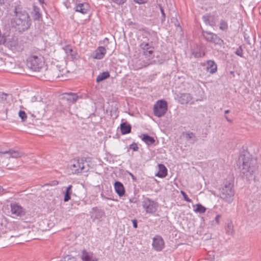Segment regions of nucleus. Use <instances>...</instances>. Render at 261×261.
Masks as SVG:
<instances>
[{
  "instance_id": "1",
  "label": "nucleus",
  "mask_w": 261,
  "mask_h": 261,
  "mask_svg": "<svg viewBox=\"0 0 261 261\" xmlns=\"http://www.w3.org/2000/svg\"><path fill=\"white\" fill-rule=\"evenodd\" d=\"M238 162L241 175L247 180L254 179V172L257 169L256 161L247 151H242L239 157Z\"/></svg>"
},
{
  "instance_id": "2",
  "label": "nucleus",
  "mask_w": 261,
  "mask_h": 261,
  "mask_svg": "<svg viewBox=\"0 0 261 261\" xmlns=\"http://www.w3.org/2000/svg\"><path fill=\"white\" fill-rule=\"evenodd\" d=\"M15 16L12 19V26L18 32H22L28 30L31 25V19L28 13L16 7L14 10Z\"/></svg>"
},
{
  "instance_id": "3",
  "label": "nucleus",
  "mask_w": 261,
  "mask_h": 261,
  "mask_svg": "<svg viewBox=\"0 0 261 261\" xmlns=\"http://www.w3.org/2000/svg\"><path fill=\"white\" fill-rule=\"evenodd\" d=\"M140 53L144 56V58L147 60L144 64V66H147L151 63L150 60L154 57V48L153 45L148 42H143L140 44Z\"/></svg>"
},
{
  "instance_id": "4",
  "label": "nucleus",
  "mask_w": 261,
  "mask_h": 261,
  "mask_svg": "<svg viewBox=\"0 0 261 261\" xmlns=\"http://www.w3.org/2000/svg\"><path fill=\"white\" fill-rule=\"evenodd\" d=\"M233 187L232 182L228 181L220 189V198L226 202L231 203L233 200L234 191Z\"/></svg>"
},
{
  "instance_id": "5",
  "label": "nucleus",
  "mask_w": 261,
  "mask_h": 261,
  "mask_svg": "<svg viewBox=\"0 0 261 261\" xmlns=\"http://www.w3.org/2000/svg\"><path fill=\"white\" fill-rule=\"evenodd\" d=\"M69 169L71 173L76 174L82 172H87L89 170V167L88 164L86 162H84L83 159L81 160H73L70 162Z\"/></svg>"
},
{
  "instance_id": "6",
  "label": "nucleus",
  "mask_w": 261,
  "mask_h": 261,
  "mask_svg": "<svg viewBox=\"0 0 261 261\" xmlns=\"http://www.w3.org/2000/svg\"><path fill=\"white\" fill-rule=\"evenodd\" d=\"M44 64V61L42 57L36 55L31 56L27 59V65L33 71H38L41 68Z\"/></svg>"
},
{
  "instance_id": "7",
  "label": "nucleus",
  "mask_w": 261,
  "mask_h": 261,
  "mask_svg": "<svg viewBox=\"0 0 261 261\" xmlns=\"http://www.w3.org/2000/svg\"><path fill=\"white\" fill-rule=\"evenodd\" d=\"M167 110V102L163 99L158 100L153 107V112L155 116L161 117L164 116Z\"/></svg>"
},
{
  "instance_id": "8",
  "label": "nucleus",
  "mask_w": 261,
  "mask_h": 261,
  "mask_svg": "<svg viewBox=\"0 0 261 261\" xmlns=\"http://www.w3.org/2000/svg\"><path fill=\"white\" fill-rule=\"evenodd\" d=\"M142 205L147 213L153 214L158 208V204L155 201L149 198H145L142 202Z\"/></svg>"
},
{
  "instance_id": "9",
  "label": "nucleus",
  "mask_w": 261,
  "mask_h": 261,
  "mask_svg": "<svg viewBox=\"0 0 261 261\" xmlns=\"http://www.w3.org/2000/svg\"><path fill=\"white\" fill-rule=\"evenodd\" d=\"M202 36L208 42L214 43L216 44L222 45L223 41L217 34L211 32L202 31Z\"/></svg>"
},
{
  "instance_id": "10",
  "label": "nucleus",
  "mask_w": 261,
  "mask_h": 261,
  "mask_svg": "<svg viewBox=\"0 0 261 261\" xmlns=\"http://www.w3.org/2000/svg\"><path fill=\"white\" fill-rule=\"evenodd\" d=\"M0 44H3L5 46L12 49L17 45V40L16 38L12 36L3 35L0 38Z\"/></svg>"
},
{
  "instance_id": "11",
  "label": "nucleus",
  "mask_w": 261,
  "mask_h": 261,
  "mask_svg": "<svg viewBox=\"0 0 261 261\" xmlns=\"http://www.w3.org/2000/svg\"><path fill=\"white\" fill-rule=\"evenodd\" d=\"M152 247L157 251H160L164 248V241L161 237L156 236L153 238Z\"/></svg>"
},
{
  "instance_id": "12",
  "label": "nucleus",
  "mask_w": 261,
  "mask_h": 261,
  "mask_svg": "<svg viewBox=\"0 0 261 261\" xmlns=\"http://www.w3.org/2000/svg\"><path fill=\"white\" fill-rule=\"evenodd\" d=\"M106 54V49L103 46H99L91 55L93 59H102Z\"/></svg>"
},
{
  "instance_id": "13",
  "label": "nucleus",
  "mask_w": 261,
  "mask_h": 261,
  "mask_svg": "<svg viewBox=\"0 0 261 261\" xmlns=\"http://www.w3.org/2000/svg\"><path fill=\"white\" fill-rule=\"evenodd\" d=\"M104 215L105 212L96 207H93L90 212V216L93 221L101 218Z\"/></svg>"
},
{
  "instance_id": "14",
  "label": "nucleus",
  "mask_w": 261,
  "mask_h": 261,
  "mask_svg": "<svg viewBox=\"0 0 261 261\" xmlns=\"http://www.w3.org/2000/svg\"><path fill=\"white\" fill-rule=\"evenodd\" d=\"M81 258L83 261H97L98 260L92 252H87L86 250L82 251Z\"/></svg>"
},
{
  "instance_id": "15",
  "label": "nucleus",
  "mask_w": 261,
  "mask_h": 261,
  "mask_svg": "<svg viewBox=\"0 0 261 261\" xmlns=\"http://www.w3.org/2000/svg\"><path fill=\"white\" fill-rule=\"evenodd\" d=\"M202 19L206 25L214 26L216 23V18L214 15L206 14L202 16Z\"/></svg>"
},
{
  "instance_id": "16",
  "label": "nucleus",
  "mask_w": 261,
  "mask_h": 261,
  "mask_svg": "<svg viewBox=\"0 0 261 261\" xmlns=\"http://www.w3.org/2000/svg\"><path fill=\"white\" fill-rule=\"evenodd\" d=\"M114 188L116 193L121 197L125 193V190L123 184L120 181H116L114 184Z\"/></svg>"
},
{
  "instance_id": "17",
  "label": "nucleus",
  "mask_w": 261,
  "mask_h": 261,
  "mask_svg": "<svg viewBox=\"0 0 261 261\" xmlns=\"http://www.w3.org/2000/svg\"><path fill=\"white\" fill-rule=\"evenodd\" d=\"M75 11L86 14L89 10V5L87 3H79L74 8Z\"/></svg>"
},
{
  "instance_id": "18",
  "label": "nucleus",
  "mask_w": 261,
  "mask_h": 261,
  "mask_svg": "<svg viewBox=\"0 0 261 261\" xmlns=\"http://www.w3.org/2000/svg\"><path fill=\"white\" fill-rule=\"evenodd\" d=\"M217 70V66L216 63L212 60H209L206 63V71L211 74L215 73Z\"/></svg>"
},
{
  "instance_id": "19",
  "label": "nucleus",
  "mask_w": 261,
  "mask_h": 261,
  "mask_svg": "<svg viewBox=\"0 0 261 261\" xmlns=\"http://www.w3.org/2000/svg\"><path fill=\"white\" fill-rule=\"evenodd\" d=\"M61 96H62L61 98H68V97H71L70 98H83V96L81 94L72 92L63 93L61 94L57 93L55 95V97H59Z\"/></svg>"
},
{
  "instance_id": "20",
  "label": "nucleus",
  "mask_w": 261,
  "mask_h": 261,
  "mask_svg": "<svg viewBox=\"0 0 261 261\" xmlns=\"http://www.w3.org/2000/svg\"><path fill=\"white\" fill-rule=\"evenodd\" d=\"M120 129L122 135H125L130 133L132 126L127 122H123L120 125Z\"/></svg>"
},
{
  "instance_id": "21",
  "label": "nucleus",
  "mask_w": 261,
  "mask_h": 261,
  "mask_svg": "<svg viewBox=\"0 0 261 261\" xmlns=\"http://www.w3.org/2000/svg\"><path fill=\"white\" fill-rule=\"evenodd\" d=\"M3 154H8L10 157L17 158L22 156V153L17 151L9 150L5 151H0V157Z\"/></svg>"
},
{
  "instance_id": "22",
  "label": "nucleus",
  "mask_w": 261,
  "mask_h": 261,
  "mask_svg": "<svg viewBox=\"0 0 261 261\" xmlns=\"http://www.w3.org/2000/svg\"><path fill=\"white\" fill-rule=\"evenodd\" d=\"M11 212L13 214L16 216H20L22 213V207L17 204L13 203L11 205Z\"/></svg>"
},
{
  "instance_id": "23",
  "label": "nucleus",
  "mask_w": 261,
  "mask_h": 261,
  "mask_svg": "<svg viewBox=\"0 0 261 261\" xmlns=\"http://www.w3.org/2000/svg\"><path fill=\"white\" fill-rule=\"evenodd\" d=\"M159 171L157 174H156V176L159 177H165L167 174V170L166 167L163 164L159 165Z\"/></svg>"
},
{
  "instance_id": "24",
  "label": "nucleus",
  "mask_w": 261,
  "mask_h": 261,
  "mask_svg": "<svg viewBox=\"0 0 261 261\" xmlns=\"http://www.w3.org/2000/svg\"><path fill=\"white\" fill-rule=\"evenodd\" d=\"M185 138L187 141H190L192 144H194L197 141V138L195 134L193 132H188L186 133Z\"/></svg>"
},
{
  "instance_id": "25",
  "label": "nucleus",
  "mask_w": 261,
  "mask_h": 261,
  "mask_svg": "<svg viewBox=\"0 0 261 261\" xmlns=\"http://www.w3.org/2000/svg\"><path fill=\"white\" fill-rule=\"evenodd\" d=\"M142 140L148 145L153 144L155 142L154 139L147 134L142 135Z\"/></svg>"
},
{
  "instance_id": "26",
  "label": "nucleus",
  "mask_w": 261,
  "mask_h": 261,
  "mask_svg": "<svg viewBox=\"0 0 261 261\" xmlns=\"http://www.w3.org/2000/svg\"><path fill=\"white\" fill-rule=\"evenodd\" d=\"M110 75L108 71L103 72L100 73L96 78V82L97 83L101 82L103 80L109 78Z\"/></svg>"
},
{
  "instance_id": "27",
  "label": "nucleus",
  "mask_w": 261,
  "mask_h": 261,
  "mask_svg": "<svg viewBox=\"0 0 261 261\" xmlns=\"http://www.w3.org/2000/svg\"><path fill=\"white\" fill-rule=\"evenodd\" d=\"M32 14L35 20H39L41 17V14L40 13V9L37 7H34Z\"/></svg>"
},
{
  "instance_id": "28",
  "label": "nucleus",
  "mask_w": 261,
  "mask_h": 261,
  "mask_svg": "<svg viewBox=\"0 0 261 261\" xmlns=\"http://www.w3.org/2000/svg\"><path fill=\"white\" fill-rule=\"evenodd\" d=\"M72 187V186L71 185H69L66 189L64 198V201L65 202H67L70 199V195L71 193V190Z\"/></svg>"
},
{
  "instance_id": "29",
  "label": "nucleus",
  "mask_w": 261,
  "mask_h": 261,
  "mask_svg": "<svg viewBox=\"0 0 261 261\" xmlns=\"http://www.w3.org/2000/svg\"><path fill=\"white\" fill-rule=\"evenodd\" d=\"M226 233L228 235H232L233 233V225L232 222H229L227 223V226L225 228Z\"/></svg>"
},
{
  "instance_id": "30",
  "label": "nucleus",
  "mask_w": 261,
  "mask_h": 261,
  "mask_svg": "<svg viewBox=\"0 0 261 261\" xmlns=\"http://www.w3.org/2000/svg\"><path fill=\"white\" fill-rule=\"evenodd\" d=\"M206 211V208L202 206L201 204H197L196 205V208L195 212L200 214L204 213Z\"/></svg>"
},
{
  "instance_id": "31",
  "label": "nucleus",
  "mask_w": 261,
  "mask_h": 261,
  "mask_svg": "<svg viewBox=\"0 0 261 261\" xmlns=\"http://www.w3.org/2000/svg\"><path fill=\"white\" fill-rule=\"evenodd\" d=\"M158 7L160 9V12L161 13V14H162V16H161V21L162 22H164L165 21V19H166V14H165V13L164 12V10L163 8V7L162 6V5L161 4H159L158 5Z\"/></svg>"
},
{
  "instance_id": "32",
  "label": "nucleus",
  "mask_w": 261,
  "mask_h": 261,
  "mask_svg": "<svg viewBox=\"0 0 261 261\" xmlns=\"http://www.w3.org/2000/svg\"><path fill=\"white\" fill-rule=\"evenodd\" d=\"M219 28L222 31H226L228 28L227 23L224 20H221L220 22Z\"/></svg>"
},
{
  "instance_id": "33",
  "label": "nucleus",
  "mask_w": 261,
  "mask_h": 261,
  "mask_svg": "<svg viewBox=\"0 0 261 261\" xmlns=\"http://www.w3.org/2000/svg\"><path fill=\"white\" fill-rule=\"evenodd\" d=\"M235 54L238 56H240L242 58H244L243 56V50L242 47V46H240L235 51Z\"/></svg>"
},
{
  "instance_id": "34",
  "label": "nucleus",
  "mask_w": 261,
  "mask_h": 261,
  "mask_svg": "<svg viewBox=\"0 0 261 261\" xmlns=\"http://www.w3.org/2000/svg\"><path fill=\"white\" fill-rule=\"evenodd\" d=\"M64 50L66 54L70 55L71 56L74 55V54H73V49L70 45H66L64 48Z\"/></svg>"
},
{
  "instance_id": "35",
  "label": "nucleus",
  "mask_w": 261,
  "mask_h": 261,
  "mask_svg": "<svg viewBox=\"0 0 261 261\" xmlns=\"http://www.w3.org/2000/svg\"><path fill=\"white\" fill-rule=\"evenodd\" d=\"M19 116L21 118L22 121H25L27 118V114L25 112L23 111H19Z\"/></svg>"
},
{
  "instance_id": "36",
  "label": "nucleus",
  "mask_w": 261,
  "mask_h": 261,
  "mask_svg": "<svg viewBox=\"0 0 261 261\" xmlns=\"http://www.w3.org/2000/svg\"><path fill=\"white\" fill-rule=\"evenodd\" d=\"M192 54L196 58H198L202 57L201 53L199 50H193Z\"/></svg>"
},
{
  "instance_id": "37",
  "label": "nucleus",
  "mask_w": 261,
  "mask_h": 261,
  "mask_svg": "<svg viewBox=\"0 0 261 261\" xmlns=\"http://www.w3.org/2000/svg\"><path fill=\"white\" fill-rule=\"evenodd\" d=\"M180 193L181 195L183 196L184 199L185 201L189 202H191L192 201L191 199L188 197V196L187 195L185 192H184L183 191H181Z\"/></svg>"
},
{
  "instance_id": "38",
  "label": "nucleus",
  "mask_w": 261,
  "mask_h": 261,
  "mask_svg": "<svg viewBox=\"0 0 261 261\" xmlns=\"http://www.w3.org/2000/svg\"><path fill=\"white\" fill-rule=\"evenodd\" d=\"M111 1L113 3L117 4V5H119L123 4L126 1V0H111Z\"/></svg>"
},
{
  "instance_id": "39",
  "label": "nucleus",
  "mask_w": 261,
  "mask_h": 261,
  "mask_svg": "<svg viewBox=\"0 0 261 261\" xmlns=\"http://www.w3.org/2000/svg\"><path fill=\"white\" fill-rule=\"evenodd\" d=\"M129 148L133 149L134 151H137L138 149V147L136 144L134 143L130 145Z\"/></svg>"
},
{
  "instance_id": "40",
  "label": "nucleus",
  "mask_w": 261,
  "mask_h": 261,
  "mask_svg": "<svg viewBox=\"0 0 261 261\" xmlns=\"http://www.w3.org/2000/svg\"><path fill=\"white\" fill-rule=\"evenodd\" d=\"M147 0H134L135 2L136 3L141 4H144L147 2Z\"/></svg>"
},
{
  "instance_id": "41",
  "label": "nucleus",
  "mask_w": 261,
  "mask_h": 261,
  "mask_svg": "<svg viewBox=\"0 0 261 261\" xmlns=\"http://www.w3.org/2000/svg\"><path fill=\"white\" fill-rule=\"evenodd\" d=\"M127 174H128V175H129L131 176V177H132V179H133V181H136L137 178H136V177L134 175V174H132L131 172H129V171H127Z\"/></svg>"
},
{
  "instance_id": "42",
  "label": "nucleus",
  "mask_w": 261,
  "mask_h": 261,
  "mask_svg": "<svg viewBox=\"0 0 261 261\" xmlns=\"http://www.w3.org/2000/svg\"><path fill=\"white\" fill-rule=\"evenodd\" d=\"M10 94L5 93L3 92H0V98H4V97L9 96Z\"/></svg>"
},
{
  "instance_id": "43",
  "label": "nucleus",
  "mask_w": 261,
  "mask_h": 261,
  "mask_svg": "<svg viewBox=\"0 0 261 261\" xmlns=\"http://www.w3.org/2000/svg\"><path fill=\"white\" fill-rule=\"evenodd\" d=\"M221 215H217L215 217V221L217 224H219V219L221 218Z\"/></svg>"
},
{
  "instance_id": "44",
  "label": "nucleus",
  "mask_w": 261,
  "mask_h": 261,
  "mask_svg": "<svg viewBox=\"0 0 261 261\" xmlns=\"http://www.w3.org/2000/svg\"><path fill=\"white\" fill-rule=\"evenodd\" d=\"M178 100H179V102H180L181 104L188 103V101L187 100V99L182 98V99H178Z\"/></svg>"
},
{
  "instance_id": "45",
  "label": "nucleus",
  "mask_w": 261,
  "mask_h": 261,
  "mask_svg": "<svg viewBox=\"0 0 261 261\" xmlns=\"http://www.w3.org/2000/svg\"><path fill=\"white\" fill-rule=\"evenodd\" d=\"M132 222H133V224L134 227L135 228H137V227H138L137 220H136V219H134V220H132Z\"/></svg>"
},
{
  "instance_id": "46",
  "label": "nucleus",
  "mask_w": 261,
  "mask_h": 261,
  "mask_svg": "<svg viewBox=\"0 0 261 261\" xmlns=\"http://www.w3.org/2000/svg\"><path fill=\"white\" fill-rule=\"evenodd\" d=\"M6 1L7 0H0V6L4 5Z\"/></svg>"
},
{
  "instance_id": "47",
  "label": "nucleus",
  "mask_w": 261,
  "mask_h": 261,
  "mask_svg": "<svg viewBox=\"0 0 261 261\" xmlns=\"http://www.w3.org/2000/svg\"><path fill=\"white\" fill-rule=\"evenodd\" d=\"M175 26L179 27V23L177 20H176V23H175Z\"/></svg>"
},
{
  "instance_id": "48",
  "label": "nucleus",
  "mask_w": 261,
  "mask_h": 261,
  "mask_svg": "<svg viewBox=\"0 0 261 261\" xmlns=\"http://www.w3.org/2000/svg\"><path fill=\"white\" fill-rule=\"evenodd\" d=\"M39 3L41 4H43L44 3V0H38Z\"/></svg>"
},
{
  "instance_id": "49",
  "label": "nucleus",
  "mask_w": 261,
  "mask_h": 261,
  "mask_svg": "<svg viewBox=\"0 0 261 261\" xmlns=\"http://www.w3.org/2000/svg\"><path fill=\"white\" fill-rule=\"evenodd\" d=\"M225 118L226 119L227 121L231 122V120L227 116H225Z\"/></svg>"
},
{
  "instance_id": "50",
  "label": "nucleus",
  "mask_w": 261,
  "mask_h": 261,
  "mask_svg": "<svg viewBox=\"0 0 261 261\" xmlns=\"http://www.w3.org/2000/svg\"><path fill=\"white\" fill-rule=\"evenodd\" d=\"M229 112V110H226V111H225V114L228 113Z\"/></svg>"
},
{
  "instance_id": "51",
  "label": "nucleus",
  "mask_w": 261,
  "mask_h": 261,
  "mask_svg": "<svg viewBox=\"0 0 261 261\" xmlns=\"http://www.w3.org/2000/svg\"><path fill=\"white\" fill-rule=\"evenodd\" d=\"M76 98H75V99H73V102H75L76 101Z\"/></svg>"
},
{
  "instance_id": "52",
  "label": "nucleus",
  "mask_w": 261,
  "mask_h": 261,
  "mask_svg": "<svg viewBox=\"0 0 261 261\" xmlns=\"http://www.w3.org/2000/svg\"><path fill=\"white\" fill-rule=\"evenodd\" d=\"M210 261H214V258L213 257Z\"/></svg>"
},
{
  "instance_id": "53",
  "label": "nucleus",
  "mask_w": 261,
  "mask_h": 261,
  "mask_svg": "<svg viewBox=\"0 0 261 261\" xmlns=\"http://www.w3.org/2000/svg\"><path fill=\"white\" fill-rule=\"evenodd\" d=\"M233 73H234V72H233V71H231V72H230V73H231V74H233Z\"/></svg>"
}]
</instances>
